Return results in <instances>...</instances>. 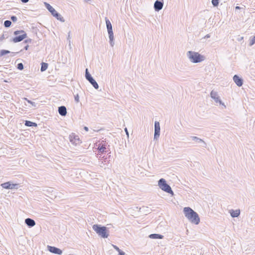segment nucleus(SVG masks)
Masks as SVG:
<instances>
[{"label": "nucleus", "mask_w": 255, "mask_h": 255, "mask_svg": "<svg viewBox=\"0 0 255 255\" xmlns=\"http://www.w3.org/2000/svg\"><path fill=\"white\" fill-rule=\"evenodd\" d=\"M185 216L189 221L195 225H198L200 223V218L198 214L190 207H185L183 209Z\"/></svg>", "instance_id": "f257e3e1"}, {"label": "nucleus", "mask_w": 255, "mask_h": 255, "mask_svg": "<svg viewBox=\"0 0 255 255\" xmlns=\"http://www.w3.org/2000/svg\"><path fill=\"white\" fill-rule=\"evenodd\" d=\"M187 56L189 60L194 63H200L204 61L205 57L198 52L192 51H189L187 52Z\"/></svg>", "instance_id": "f03ea898"}, {"label": "nucleus", "mask_w": 255, "mask_h": 255, "mask_svg": "<svg viewBox=\"0 0 255 255\" xmlns=\"http://www.w3.org/2000/svg\"><path fill=\"white\" fill-rule=\"evenodd\" d=\"M93 229L99 236L103 238H107L109 234L107 233V228L105 226H101L100 225L95 224L92 227Z\"/></svg>", "instance_id": "7ed1b4c3"}, {"label": "nucleus", "mask_w": 255, "mask_h": 255, "mask_svg": "<svg viewBox=\"0 0 255 255\" xmlns=\"http://www.w3.org/2000/svg\"><path fill=\"white\" fill-rule=\"evenodd\" d=\"M106 26L108 30V33L109 37V42L111 47H114L115 45L114 33L113 31L112 25L108 18H105Z\"/></svg>", "instance_id": "20e7f679"}, {"label": "nucleus", "mask_w": 255, "mask_h": 255, "mask_svg": "<svg viewBox=\"0 0 255 255\" xmlns=\"http://www.w3.org/2000/svg\"><path fill=\"white\" fill-rule=\"evenodd\" d=\"M158 185L162 190L169 193L172 195L174 194L171 187L166 183V181L164 179H160L158 182Z\"/></svg>", "instance_id": "39448f33"}, {"label": "nucleus", "mask_w": 255, "mask_h": 255, "mask_svg": "<svg viewBox=\"0 0 255 255\" xmlns=\"http://www.w3.org/2000/svg\"><path fill=\"white\" fill-rule=\"evenodd\" d=\"M13 34L15 36L12 39L11 41L14 43L20 42L27 37V34L23 30L15 31Z\"/></svg>", "instance_id": "423d86ee"}, {"label": "nucleus", "mask_w": 255, "mask_h": 255, "mask_svg": "<svg viewBox=\"0 0 255 255\" xmlns=\"http://www.w3.org/2000/svg\"><path fill=\"white\" fill-rule=\"evenodd\" d=\"M44 4L47 8V9L49 10V12H51V14L56 17L58 20H60L61 22H64V18L49 3L47 2H44Z\"/></svg>", "instance_id": "0eeeda50"}, {"label": "nucleus", "mask_w": 255, "mask_h": 255, "mask_svg": "<svg viewBox=\"0 0 255 255\" xmlns=\"http://www.w3.org/2000/svg\"><path fill=\"white\" fill-rule=\"evenodd\" d=\"M85 77L87 80L94 87L95 89H98L99 85L97 82L94 80L93 77L89 72L88 69H86L85 70Z\"/></svg>", "instance_id": "6e6552de"}, {"label": "nucleus", "mask_w": 255, "mask_h": 255, "mask_svg": "<svg viewBox=\"0 0 255 255\" xmlns=\"http://www.w3.org/2000/svg\"><path fill=\"white\" fill-rule=\"evenodd\" d=\"M211 97L215 101L216 103H219L220 105H222L225 108L226 106L224 103L220 100L219 96H218V93L214 90H212L210 93Z\"/></svg>", "instance_id": "1a4fd4ad"}, {"label": "nucleus", "mask_w": 255, "mask_h": 255, "mask_svg": "<svg viewBox=\"0 0 255 255\" xmlns=\"http://www.w3.org/2000/svg\"><path fill=\"white\" fill-rule=\"evenodd\" d=\"M1 186L4 189H17L18 184H12L10 182H6L1 184Z\"/></svg>", "instance_id": "9d476101"}, {"label": "nucleus", "mask_w": 255, "mask_h": 255, "mask_svg": "<svg viewBox=\"0 0 255 255\" xmlns=\"http://www.w3.org/2000/svg\"><path fill=\"white\" fill-rule=\"evenodd\" d=\"M163 6V0H157L154 3V8L156 11H159Z\"/></svg>", "instance_id": "9b49d317"}, {"label": "nucleus", "mask_w": 255, "mask_h": 255, "mask_svg": "<svg viewBox=\"0 0 255 255\" xmlns=\"http://www.w3.org/2000/svg\"><path fill=\"white\" fill-rule=\"evenodd\" d=\"M70 141L73 144L77 145L80 143L79 137L78 135L71 134L69 135Z\"/></svg>", "instance_id": "f8f14e48"}, {"label": "nucleus", "mask_w": 255, "mask_h": 255, "mask_svg": "<svg viewBox=\"0 0 255 255\" xmlns=\"http://www.w3.org/2000/svg\"><path fill=\"white\" fill-rule=\"evenodd\" d=\"M190 138L195 142L201 144V146L203 147H206L207 144L202 139L196 136H191Z\"/></svg>", "instance_id": "ddd939ff"}, {"label": "nucleus", "mask_w": 255, "mask_h": 255, "mask_svg": "<svg viewBox=\"0 0 255 255\" xmlns=\"http://www.w3.org/2000/svg\"><path fill=\"white\" fill-rule=\"evenodd\" d=\"M47 249L50 253L54 254L61 255L62 253L61 250L55 247L48 246Z\"/></svg>", "instance_id": "4468645a"}, {"label": "nucleus", "mask_w": 255, "mask_h": 255, "mask_svg": "<svg viewBox=\"0 0 255 255\" xmlns=\"http://www.w3.org/2000/svg\"><path fill=\"white\" fill-rule=\"evenodd\" d=\"M233 80L234 82L237 84V85L239 87H241L243 84V79L238 76L237 75H235L233 77Z\"/></svg>", "instance_id": "2eb2a0df"}, {"label": "nucleus", "mask_w": 255, "mask_h": 255, "mask_svg": "<svg viewBox=\"0 0 255 255\" xmlns=\"http://www.w3.org/2000/svg\"><path fill=\"white\" fill-rule=\"evenodd\" d=\"M25 223L29 227H32L35 225L34 220L30 218H26L25 220Z\"/></svg>", "instance_id": "dca6fc26"}, {"label": "nucleus", "mask_w": 255, "mask_h": 255, "mask_svg": "<svg viewBox=\"0 0 255 255\" xmlns=\"http://www.w3.org/2000/svg\"><path fill=\"white\" fill-rule=\"evenodd\" d=\"M58 113L62 116H65L67 114L66 108L64 106H61L58 108Z\"/></svg>", "instance_id": "f3484780"}, {"label": "nucleus", "mask_w": 255, "mask_h": 255, "mask_svg": "<svg viewBox=\"0 0 255 255\" xmlns=\"http://www.w3.org/2000/svg\"><path fill=\"white\" fill-rule=\"evenodd\" d=\"M149 237L150 239H161L163 238V236H162L160 234H152L149 236Z\"/></svg>", "instance_id": "a211bd4d"}, {"label": "nucleus", "mask_w": 255, "mask_h": 255, "mask_svg": "<svg viewBox=\"0 0 255 255\" xmlns=\"http://www.w3.org/2000/svg\"><path fill=\"white\" fill-rule=\"evenodd\" d=\"M25 126L27 127H36L37 124L35 123L29 121H25Z\"/></svg>", "instance_id": "6ab92c4d"}, {"label": "nucleus", "mask_w": 255, "mask_h": 255, "mask_svg": "<svg viewBox=\"0 0 255 255\" xmlns=\"http://www.w3.org/2000/svg\"><path fill=\"white\" fill-rule=\"evenodd\" d=\"M240 213V210H232V212H231V215L232 217H237L239 216Z\"/></svg>", "instance_id": "aec40b11"}, {"label": "nucleus", "mask_w": 255, "mask_h": 255, "mask_svg": "<svg viewBox=\"0 0 255 255\" xmlns=\"http://www.w3.org/2000/svg\"><path fill=\"white\" fill-rule=\"evenodd\" d=\"M99 150L101 153H103L105 151V149H106L105 145L102 144L101 143H99L98 147Z\"/></svg>", "instance_id": "412c9836"}, {"label": "nucleus", "mask_w": 255, "mask_h": 255, "mask_svg": "<svg viewBox=\"0 0 255 255\" xmlns=\"http://www.w3.org/2000/svg\"><path fill=\"white\" fill-rule=\"evenodd\" d=\"M160 125L158 122L155 121L154 123V131L160 132Z\"/></svg>", "instance_id": "4be33fe9"}, {"label": "nucleus", "mask_w": 255, "mask_h": 255, "mask_svg": "<svg viewBox=\"0 0 255 255\" xmlns=\"http://www.w3.org/2000/svg\"><path fill=\"white\" fill-rule=\"evenodd\" d=\"M48 68V64L46 63L42 62L41 63V66L40 70L41 72L45 71Z\"/></svg>", "instance_id": "5701e85b"}, {"label": "nucleus", "mask_w": 255, "mask_h": 255, "mask_svg": "<svg viewBox=\"0 0 255 255\" xmlns=\"http://www.w3.org/2000/svg\"><path fill=\"white\" fill-rule=\"evenodd\" d=\"M11 24V21L8 20H6L4 21V24H3L4 26L5 27H10Z\"/></svg>", "instance_id": "b1692460"}, {"label": "nucleus", "mask_w": 255, "mask_h": 255, "mask_svg": "<svg viewBox=\"0 0 255 255\" xmlns=\"http://www.w3.org/2000/svg\"><path fill=\"white\" fill-rule=\"evenodd\" d=\"M219 0H212V3L214 6H217L219 4Z\"/></svg>", "instance_id": "393cba45"}, {"label": "nucleus", "mask_w": 255, "mask_h": 255, "mask_svg": "<svg viewBox=\"0 0 255 255\" xmlns=\"http://www.w3.org/2000/svg\"><path fill=\"white\" fill-rule=\"evenodd\" d=\"M255 43V36H254L252 38L250 39V46H252Z\"/></svg>", "instance_id": "a878e982"}, {"label": "nucleus", "mask_w": 255, "mask_h": 255, "mask_svg": "<svg viewBox=\"0 0 255 255\" xmlns=\"http://www.w3.org/2000/svg\"><path fill=\"white\" fill-rule=\"evenodd\" d=\"M0 52L1 55H2V56L10 53V52L7 50H1Z\"/></svg>", "instance_id": "bb28decb"}, {"label": "nucleus", "mask_w": 255, "mask_h": 255, "mask_svg": "<svg viewBox=\"0 0 255 255\" xmlns=\"http://www.w3.org/2000/svg\"><path fill=\"white\" fill-rule=\"evenodd\" d=\"M17 68L20 70L23 69V65L22 63H19L17 64Z\"/></svg>", "instance_id": "cd10ccee"}, {"label": "nucleus", "mask_w": 255, "mask_h": 255, "mask_svg": "<svg viewBox=\"0 0 255 255\" xmlns=\"http://www.w3.org/2000/svg\"><path fill=\"white\" fill-rule=\"evenodd\" d=\"M160 132L158 131H154V138L155 139L158 138L159 136Z\"/></svg>", "instance_id": "c85d7f7f"}, {"label": "nucleus", "mask_w": 255, "mask_h": 255, "mask_svg": "<svg viewBox=\"0 0 255 255\" xmlns=\"http://www.w3.org/2000/svg\"><path fill=\"white\" fill-rule=\"evenodd\" d=\"M10 19L11 20L13 21V22H16L17 21V17L16 16H14V15H12L10 17Z\"/></svg>", "instance_id": "c756f323"}, {"label": "nucleus", "mask_w": 255, "mask_h": 255, "mask_svg": "<svg viewBox=\"0 0 255 255\" xmlns=\"http://www.w3.org/2000/svg\"><path fill=\"white\" fill-rule=\"evenodd\" d=\"M75 100L77 103H78L79 102V95L77 94L76 96H75Z\"/></svg>", "instance_id": "7c9ffc66"}, {"label": "nucleus", "mask_w": 255, "mask_h": 255, "mask_svg": "<svg viewBox=\"0 0 255 255\" xmlns=\"http://www.w3.org/2000/svg\"><path fill=\"white\" fill-rule=\"evenodd\" d=\"M113 246L114 248L116 251H117L118 252L120 251V250H120V249H119V247H118L117 246L113 245Z\"/></svg>", "instance_id": "2f4dec72"}, {"label": "nucleus", "mask_w": 255, "mask_h": 255, "mask_svg": "<svg viewBox=\"0 0 255 255\" xmlns=\"http://www.w3.org/2000/svg\"><path fill=\"white\" fill-rule=\"evenodd\" d=\"M25 100H26L29 103H30L33 106H35V103L34 102H32L31 101L27 100L26 98H25Z\"/></svg>", "instance_id": "473e14b6"}, {"label": "nucleus", "mask_w": 255, "mask_h": 255, "mask_svg": "<svg viewBox=\"0 0 255 255\" xmlns=\"http://www.w3.org/2000/svg\"><path fill=\"white\" fill-rule=\"evenodd\" d=\"M125 255V253L123 251L120 250V251L119 252V255Z\"/></svg>", "instance_id": "72a5a7b5"}, {"label": "nucleus", "mask_w": 255, "mask_h": 255, "mask_svg": "<svg viewBox=\"0 0 255 255\" xmlns=\"http://www.w3.org/2000/svg\"><path fill=\"white\" fill-rule=\"evenodd\" d=\"M210 34H208L207 35H206L204 38H210Z\"/></svg>", "instance_id": "f704fd0d"}, {"label": "nucleus", "mask_w": 255, "mask_h": 255, "mask_svg": "<svg viewBox=\"0 0 255 255\" xmlns=\"http://www.w3.org/2000/svg\"><path fill=\"white\" fill-rule=\"evenodd\" d=\"M31 41V40L30 39H29L25 40L24 41V42L25 43H27V42H30Z\"/></svg>", "instance_id": "c9c22d12"}, {"label": "nucleus", "mask_w": 255, "mask_h": 255, "mask_svg": "<svg viewBox=\"0 0 255 255\" xmlns=\"http://www.w3.org/2000/svg\"><path fill=\"white\" fill-rule=\"evenodd\" d=\"M125 131H126V132L127 135H128V131L127 128H125Z\"/></svg>", "instance_id": "e433bc0d"}, {"label": "nucleus", "mask_w": 255, "mask_h": 255, "mask_svg": "<svg viewBox=\"0 0 255 255\" xmlns=\"http://www.w3.org/2000/svg\"><path fill=\"white\" fill-rule=\"evenodd\" d=\"M29 47V46L28 45H26L24 47V49L25 50H28V48Z\"/></svg>", "instance_id": "4c0bfd02"}, {"label": "nucleus", "mask_w": 255, "mask_h": 255, "mask_svg": "<svg viewBox=\"0 0 255 255\" xmlns=\"http://www.w3.org/2000/svg\"><path fill=\"white\" fill-rule=\"evenodd\" d=\"M23 3H26L29 0H20Z\"/></svg>", "instance_id": "58836bf2"}, {"label": "nucleus", "mask_w": 255, "mask_h": 255, "mask_svg": "<svg viewBox=\"0 0 255 255\" xmlns=\"http://www.w3.org/2000/svg\"><path fill=\"white\" fill-rule=\"evenodd\" d=\"M84 129L86 131H88L89 130V129H88V128L87 127H85L84 128Z\"/></svg>", "instance_id": "ea45409f"}, {"label": "nucleus", "mask_w": 255, "mask_h": 255, "mask_svg": "<svg viewBox=\"0 0 255 255\" xmlns=\"http://www.w3.org/2000/svg\"><path fill=\"white\" fill-rule=\"evenodd\" d=\"M235 8H236V9H241V7L239 6H236Z\"/></svg>", "instance_id": "a19ab883"}, {"label": "nucleus", "mask_w": 255, "mask_h": 255, "mask_svg": "<svg viewBox=\"0 0 255 255\" xmlns=\"http://www.w3.org/2000/svg\"><path fill=\"white\" fill-rule=\"evenodd\" d=\"M3 38H4V36H3V35H2V36L1 37L0 39H3Z\"/></svg>", "instance_id": "79ce46f5"}, {"label": "nucleus", "mask_w": 255, "mask_h": 255, "mask_svg": "<svg viewBox=\"0 0 255 255\" xmlns=\"http://www.w3.org/2000/svg\"><path fill=\"white\" fill-rule=\"evenodd\" d=\"M70 32H69V35H68V38H70Z\"/></svg>", "instance_id": "37998d69"}, {"label": "nucleus", "mask_w": 255, "mask_h": 255, "mask_svg": "<svg viewBox=\"0 0 255 255\" xmlns=\"http://www.w3.org/2000/svg\"><path fill=\"white\" fill-rule=\"evenodd\" d=\"M2 55H1V52H0V57L2 56Z\"/></svg>", "instance_id": "c03bdc74"}, {"label": "nucleus", "mask_w": 255, "mask_h": 255, "mask_svg": "<svg viewBox=\"0 0 255 255\" xmlns=\"http://www.w3.org/2000/svg\"><path fill=\"white\" fill-rule=\"evenodd\" d=\"M86 1H89L90 0H85Z\"/></svg>", "instance_id": "a18cd8bd"}]
</instances>
